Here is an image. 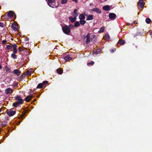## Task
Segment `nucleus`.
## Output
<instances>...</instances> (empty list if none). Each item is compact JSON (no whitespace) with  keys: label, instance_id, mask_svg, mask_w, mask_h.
<instances>
[{"label":"nucleus","instance_id":"nucleus-11","mask_svg":"<svg viewBox=\"0 0 152 152\" xmlns=\"http://www.w3.org/2000/svg\"><path fill=\"white\" fill-rule=\"evenodd\" d=\"M92 10L98 13H101V10L97 8H93Z\"/></svg>","mask_w":152,"mask_h":152},{"label":"nucleus","instance_id":"nucleus-3","mask_svg":"<svg viewBox=\"0 0 152 152\" xmlns=\"http://www.w3.org/2000/svg\"><path fill=\"white\" fill-rule=\"evenodd\" d=\"M90 34L88 33L86 37L84 36V38L85 39L86 37V44H88L90 42Z\"/></svg>","mask_w":152,"mask_h":152},{"label":"nucleus","instance_id":"nucleus-35","mask_svg":"<svg viewBox=\"0 0 152 152\" xmlns=\"http://www.w3.org/2000/svg\"><path fill=\"white\" fill-rule=\"evenodd\" d=\"M100 50H98V51L95 52L94 51H93V53L95 54L96 55H97L100 52Z\"/></svg>","mask_w":152,"mask_h":152},{"label":"nucleus","instance_id":"nucleus-29","mask_svg":"<svg viewBox=\"0 0 152 152\" xmlns=\"http://www.w3.org/2000/svg\"><path fill=\"white\" fill-rule=\"evenodd\" d=\"M80 25V24L79 23L78 21H76L75 23V27H78Z\"/></svg>","mask_w":152,"mask_h":152},{"label":"nucleus","instance_id":"nucleus-39","mask_svg":"<svg viewBox=\"0 0 152 152\" xmlns=\"http://www.w3.org/2000/svg\"><path fill=\"white\" fill-rule=\"evenodd\" d=\"M77 10L76 9H75L74 10V13L75 14L74 15H76V14L77 15H78L77 13Z\"/></svg>","mask_w":152,"mask_h":152},{"label":"nucleus","instance_id":"nucleus-12","mask_svg":"<svg viewBox=\"0 0 152 152\" xmlns=\"http://www.w3.org/2000/svg\"><path fill=\"white\" fill-rule=\"evenodd\" d=\"M13 73L16 75H19L20 74V72L17 69H15L14 70Z\"/></svg>","mask_w":152,"mask_h":152},{"label":"nucleus","instance_id":"nucleus-36","mask_svg":"<svg viewBox=\"0 0 152 152\" xmlns=\"http://www.w3.org/2000/svg\"><path fill=\"white\" fill-rule=\"evenodd\" d=\"M94 62L93 61H91V63H87V65L88 66H89L91 64L92 65H93L94 64Z\"/></svg>","mask_w":152,"mask_h":152},{"label":"nucleus","instance_id":"nucleus-48","mask_svg":"<svg viewBox=\"0 0 152 152\" xmlns=\"http://www.w3.org/2000/svg\"><path fill=\"white\" fill-rule=\"evenodd\" d=\"M150 35H152V31H151L150 33Z\"/></svg>","mask_w":152,"mask_h":152},{"label":"nucleus","instance_id":"nucleus-10","mask_svg":"<svg viewBox=\"0 0 152 152\" xmlns=\"http://www.w3.org/2000/svg\"><path fill=\"white\" fill-rule=\"evenodd\" d=\"M12 46L13 48V53H16L17 52V45H16L15 44H14L12 45Z\"/></svg>","mask_w":152,"mask_h":152},{"label":"nucleus","instance_id":"nucleus-30","mask_svg":"<svg viewBox=\"0 0 152 152\" xmlns=\"http://www.w3.org/2000/svg\"><path fill=\"white\" fill-rule=\"evenodd\" d=\"M104 27L103 26L102 27L100 30L98 31V32L99 33H101V32H103V31L104 30Z\"/></svg>","mask_w":152,"mask_h":152},{"label":"nucleus","instance_id":"nucleus-41","mask_svg":"<svg viewBox=\"0 0 152 152\" xmlns=\"http://www.w3.org/2000/svg\"><path fill=\"white\" fill-rule=\"evenodd\" d=\"M78 15H77L76 14V15H74V18H73L74 19V20H75H75L76 19V17H77Z\"/></svg>","mask_w":152,"mask_h":152},{"label":"nucleus","instance_id":"nucleus-26","mask_svg":"<svg viewBox=\"0 0 152 152\" xmlns=\"http://www.w3.org/2000/svg\"><path fill=\"white\" fill-rule=\"evenodd\" d=\"M118 43L120 44L121 45H124L125 43V41L124 40H121Z\"/></svg>","mask_w":152,"mask_h":152},{"label":"nucleus","instance_id":"nucleus-31","mask_svg":"<svg viewBox=\"0 0 152 152\" xmlns=\"http://www.w3.org/2000/svg\"><path fill=\"white\" fill-rule=\"evenodd\" d=\"M14 53H12L11 55V57L14 59L17 58V56Z\"/></svg>","mask_w":152,"mask_h":152},{"label":"nucleus","instance_id":"nucleus-7","mask_svg":"<svg viewBox=\"0 0 152 152\" xmlns=\"http://www.w3.org/2000/svg\"><path fill=\"white\" fill-rule=\"evenodd\" d=\"M15 111L13 110H10L7 112V114L10 116H12L15 113Z\"/></svg>","mask_w":152,"mask_h":152},{"label":"nucleus","instance_id":"nucleus-28","mask_svg":"<svg viewBox=\"0 0 152 152\" xmlns=\"http://www.w3.org/2000/svg\"><path fill=\"white\" fill-rule=\"evenodd\" d=\"M25 77H19L17 78L18 80L20 81L25 78Z\"/></svg>","mask_w":152,"mask_h":152},{"label":"nucleus","instance_id":"nucleus-47","mask_svg":"<svg viewBox=\"0 0 152 152\" xmlns=\"http://www.w3.org/2000/svg\"><path fill=\"white\" fill-rule=\"evenodd\" d=\"M72 1H75L76 3L77 2V0H72Z\"/></svg>","mask_w":152,"mask_h":152},{"label":"nucleus","instance_id":"nucleus-43","mask_svg":"<svg viewBox=\"0 0 152 152\" xmlns=\"http://www.w3.org/2000/svg\"><path fill=\"white\" fill-rule=\"evenodd\" d=\"M6 41L5 40H4L2 41V43L4 44L6 42Z\"/></svg>","mask_w":152,"mask_h":152},{"label":"nucleus","instance_id":"nucleus-19","mask_svg":"<svg viewBox=\"0 0 152 152\" xmlns=\"http://www.w3.org/2000/svg\"><path fill=\"white\" fill-rule=\"evenodd\" d=\"M103 9L104 10L108 11L110 9V7L109 6H105L103 7Z\"/></svg>","mask_w":152,"mask_h":152},{"label":"nucleus","instance_id":"nucleus-23","mask_svg":"<svg viewBox=\"0 0 152 152\" xmlns=\"http://www.w3.org/2000/svg\"><path fill=\"white\" fill-rule=\"evenodd\" d=\"M1 125L2 127H4L7 125V122L6 121H2L1 123Z\"/></svg>","mask_w":152,"mask_h":152},{"label":"nucleus","instance_id":"nucleus-46","mask_svg":"<svg viewBox=\"0 0 152 152\" xmlns=\"http://www.w3.org/2000/svg\"><path fill=\"white\" fill-rule=\"evenodd\" d=\"M110 51H111V52H112V53H113V52H114V51L113 50H111V51L110 50Z\"/></svg>","mask_w":152,"mask_h":152},{"label":"nucleus","instance_id":"nucleus-50","mask_svg":"<svg viewBox=\"0 0 152 152\" xmlns=\"http://www.w3.org/2000/svg\"><path fill=\"white\" fill-rule=\"evenodd\" d=\"M36 101V99H34V102H35Z\"/></svg>","mask_w":152,"mask_h":152},{"label":"nucleus","instance_id":"nucleus-22","mask_svg":"<svg viewBox=\"0 0 152 152\" xmlns=\"http://www.w3.org/2000/svg\"><path fill=\"white\" fill-rule=\"evenodd\" d=\"M57 72L60 75H61L63 73V70L60 68L57 69Z\"/></svg>","mask_w":152,"mask_h":152},{"label":"nucleus","instance_id":"nucleus-38","mask_svg":"<svg viewBox=\"0 0 152 152\" xmlns=\"http://www.w3.org/2000/svg\"><path fill=\"white\" fill-rule=\"evenodd\" d=\"M6 47L9 50L11 49L12 48V46L10 45H6Z\"/></svg>","mask_w":152,"mask_h":152},{"label":"nucleus","instance_id":"nucleus-49","mask_svg":"<svg viewBox=\"0 0 152 152\" xmlns=\"http://www.w3.org/2000/svg\"><path fill=\"white\" fill-rule=\"evenodd\" d=\"M134 24H137V22H136V21H134Z\"/></svg>","mask_w":152,"mask_h":152},{"label":"nucleus","instance_id":"nucleus-51","mask_svg":"<svg viewBox=\"0 0 152 152\" xmlns=\"http://www.w3.org/2000/svg\"><path fill=\"white\" fill-rule=\"evenodd\" d=\"M28 110H26V112H28Z\"/></svg>","mask_w":152,"mask_h":152},{"label":"nucleus","instance_id":"nucleus-53","mask_svg":"<svg viewBox=\"0 0 152 152\" xmlns=\"http://www.w3.org/2000/svg\"><path fill=\"white\" fill-rule=\"evenodd\" d=\"M0 115H1V114H0Z\"/></svg>","mask_w":152,"mask_h":152},{"label":"nucleus","instance_id":"nucleus-21","mask_svg":"<svg viewBox=\"0 0 152 152\" xmlns=\"http://www.w3.org/2000/svg\"><path fill=\"white\" fill-rule=\"evenodd\" d=\"M71 58L69 56H67L65 57L64 59L66 61H68L71 59Z\"/></svg>","mask_w":152,"mask_h":152},{"label":"nucleus","instance_id":"nucleus-16","mask_svg":"<svg viewBox=\"0 0 152 152\" xmlns=\"http://www.w3.org/2000/svg\"><path fill=\"white\" fill-rule=\"evenodd\" d=\"M20 104H21L17 102H15L13 104L12 106L14 107H17Z\"/></svg>","mask_w":152,"mask_h":152},{"label":"nucleus","instance_id":"nucleus-6","mask_svg":"<svg viewBox=\"0 0 152 152\" xmlns=\"http://www.w3.org/2000/svg\"><path fill=\"white\" fill-rule=\"evenodd\" d=\"M32 71L31 69H29L24 74V75H32L33 76L34 75L33 73L32 72Z\"/></svg>","mask_w":152,"mask_h":152},{"label":"nucleus","instance_id":"nucleus-8","mask_svg":"<svg viewBox=\"0 0 152 152\" xmlns=\"http://www.w3.org/2000/svg\"><path fill=\"white\" fill-rule=\"evenodd\" d=\"M116 15L114 13H110L109 14V17L112 20H113L116 17Z\"/></svg>","mask_w":152,"mask_h":152},{"label":"nucleus","instance_id":"nucleus-44","mask_svg":"<svg viewBox=\"0 0 152 152\" xmlns=\"http://www.w3.org/2000/svg\"><path fill=\"white\" fill-rule=\"evenodd\" d=\"M19 50L20 51H22L23 50V49L20 48Z\"/></svg>","mask_w":152,"mask_h":152},{"label":"nucleus","instance_id":"nucleus-45","mask_svg":"<svg viewBox=\"0 0 152 152\" xmlns=\"http://www.w3.org/2000/svg\"><path fill=\"white\" fill-rule=\"evenodd\" d=\"M26 114V113H24L23 115H21V117H23L24 115H25Z\"/></svg>","mask_w":152,"mask_h":152},{"label":"nucleus","instance_id":"nucleus-17","mask_svg":"<svg viewBox=\"0 0 152 152\" xmlns=\"http://www.w3.org/2000/svg\"><path fill=\"white\" fill-rule=\"evenodd\" d=\"M94 19L93 17V15H88L87 18H86L87 20H92Z\"/></svg>","mask_w":152,"mask_h":152},{"label":"nucleus","instance_id":"nucleus-2","mask_svg":"<svg viewBox=\"0 0 152 152\" xmlns=\"http://www.w3.org/2000/svg\"><path fill=\"white\" fill-rule=\"evenodd\" d=\"M15 99L16 101H17L18 102L21 104H22L24 102L23 100L22 99L21 97L20 96L18 95H17L15 97Z\"/></svg>","mask_w":152,"mask_h":152},{"label":"nucleus","instance_id":"nucleus-42","mask_svg":"<svg viewBox=\"0 0 152 152\" xmlns=\"http://www.w3.org/2000/svg\"><path fill=\"white\" fill-rule=\"evenodd\" d=\"M4 26V24L3 23L0 22V27H3Z\"/></svg>","mask_w":152,"mask_h":152},{"label":"nucleus","instance_id":"nucleus-1","mask_svg":"<svg viewBox=\"0 0 152 152\" xmlns=\"http://www.w3.org/2000/svg\"><path fill=\"white\" fill-rule=\"evenodd\" d=\"M62 29L64 32L66 34L69 33L70 31V28L67 25H65L62 27Z\"/></svg>","mask_w":152,"mask_h":152},{"label":"nucleus","instance_id":"nucleus-33","mask_svg":"<svg viewBox=\"0 0 152 152\" xmlns=\"http://www.w3.org/2000/svg\"><path fill=\"white\" fill-rule=\"evenodd\" d=\"M67 2V0H62L61 1V3L62 4H64L66 3Z\"/></svg>","mask_w":152,"mask_h":152},{"label":"nucleus","instance_id":"nucleus-32","mask_svg":"<svg viewBox=\"0 0 152 152\" xmlns=\"http://www.w3.org/2000/svg\"><path fill=\"white\" fill-rule=\"evenodd\" d=\"M80 22L81 25H83L86 23V21L84 20H80Z\"/></svg>","mask_w":152,"mask_h":152},{"label":"nucleus","instance_id":"nucleus-4","mask_svg":"<svg viewBox=\"0 0 152 152\" xmlns=\"http://www.w3.org/2000/svg\"><path fill=\"white\" fill-rule=\"evenodd\" d=\"M137 5L139 7L141 8H143L144 5L143 0H139V2H138Z\"/></svg>","mask_w":152,"mask_h":152},{"label":"nucleus","instance_id":"nucleus-20","mask_svg":"<svg viewBox=\"0 0 152 152\" xmlns=\"http://www.w3.org/2000/svg\"><path fill=\"white\" fill-rule=\"evenodd\" d=\"M85 18V16L83 14H81L79 16V18L80 20H84Z\"/></svg>","mask_w":152,"mask_h":152},{"label":"nucleus","instance_id":"nucleus-14","mask_svg":"<svg viewBox=\"0 0 152 152\" xmlns=\"http://www.w3.org/2000/svg\"><path fill=\"white\" fill-rule=\"evenodd\" d=\"M48 2V5L49 6L51 5V4L54 3L55 1H56L55 0H46Z\"/></svg>","mask_w":152,"mask_h":152},{"label":"nucleus","instance_id":"nucleus-15","mask_svg":"<svg viewBox=\"0 0 152 152\" xmlns=\"http://www.w3.org/2000/svg\"><path fill=\"white\" fill-rule=\"evenodd\" d=\"M12 28L15 31H17L18 30L17 26L16 24H13L12 25Z\"/></svg>","mask_w":152,"mask_h":152},{"label":"nucleus","instance_id":"nucleus-18","mask_svg":"<svg viewBox=\"0 0 152 152\" xmlns=\"http://www.w3.org/2000/svg\"><path fill=\"white\" fill-rule=\"evenodd\" d=\"M13 12L11 11H10L8 12L7 16L9 17H12L13 16Z\"/></svg>","mask_w":152,"mask_h":152},{"label":"nucleus","instance_id":"nucleus-13","mask_svg":"<svg viewBox=\"0 0 152 152\" xmlns=\"http://www.w3.org/2000/svg\"><path fill=\"white\" fill-rule=\"evenodd\" d=\"M32 97L33 96H28L25 98V100L27 102H29L32 99Z\"/></svg>","mask_w":152,"mask_h":152},{"label":"nucleus","instance_id":"nucleus-27","mask_svg":"<svg viewBox=\"0 0 152 152\" xmlns=\"http://www.w3.org/2000/svg\"><path fill=\"white\" fill-rule=\"evenodd\" d=\"M145 21L148 24H149L151 21V20L149 18H147L145 20Z\"/></svg>","mask_w":152,"mask_h":152},{"label":"nucleus","instance_id":"nucleus-37","mask_svg":"<svg viewBox=\"0 0 152 152\" xmlns=\"http://www.w3.org/2000/svg\"><path fill=\"white\" fill-rule=\"evenodd\" d=\"M48 83V81H44L42 82V84H43V86H44L45 85H46V84H47V83Z\"/></svg>","mask_w":152,"mask_h":152},{"label":"nucleus","instance_id":"nucleus-52","mask_svg":"<svg viewBox=\"0 0 152 152\" xmlns=\"http://www.w3.org/2000/svg\"><path fill=\"white\" fill-rule=\"evenodd\" d=\"M1 109L0 108V112H1Z\"/></svg>","mask_w":152,"mask_h":152},{"label":"nucleus","instance_id":"nucleus-25","mask_svg":"<svg viewBox=\"0 0 152 152\" xmlns=\"http://www.w3.org/2000/svg\"><path fill=\"white\" fill-rule=\"evenodd\" d=\"M44 86L42 83H39L37 86V88H41Z\"/></svg>","mask_w":152,"mask_h":152},{"label":"nucleus","instance_id":"nucleus-5","mask_svg":"<svg viewBox=\"0 0 152 152\" xmlns=\"http://www.w3.org/2000/svg\"><path fill=\"white\" fill-rule=\"evenodd\" d=\"M59 4L58 2H56V1H55V3H53L51 4V5L49 6L50 7L54 8H57L58 7Z\"/></svg>","mask_w":152,"mask_h":152},{"label":"nucleus","instance_id":"nucleus-34","mask_svg":"<svg viewBox=\"0 0 152 152\" xmlns=\"http://www.w3.org/2000/svg\"><path fill=\"white\" fill-rule=\"evenodd\" d=\"M69 19L73 23L75 22V20H74V19L72 17H70L69 18Z\"/></svg>","mask_w":152,"mask_h":152},{"label":"nucleus","instance_id":"nucleus-24","mask_svg":"<svg viewBox=\"0 0 152 152\" xmlns=\"http://www.w3.org/2000/svg\"><path fill=\"white\" fill-rule=\"evenodd\" d=\"M110 36L108 34H105V39L107 41L109 40V39H110Z\"/></svg>","mask_w":152,"mask_h":152},{"label":"nucleus","instance_id":"nucleus-40","mask_svg":"<svg viewBox=\"0 0 152 152\" xmlns=\"http://www.w3.org/2000/svg\"><path fill=\"white\" fill-rule=\"evenodd\" d=\"M74 26L72 24H70L69 25V27L71 28H74Z\"/></svg>","mask_w":152,"mask_h":152},{"label":"nucleus","instance_id":"nucleus-9","mask_svg":"<svg viewBox=\"0 0 152 152\" xmlns=\"http://www.w3.org/2000/svg\"><path fill=\"white\" fill-rule=\"evenodd\" d=\"M12 90L10 88H8L5 90V93L7 94L12 93Z\"/></svg>","mask_w":152,"mask_h":152}]
</instances>
